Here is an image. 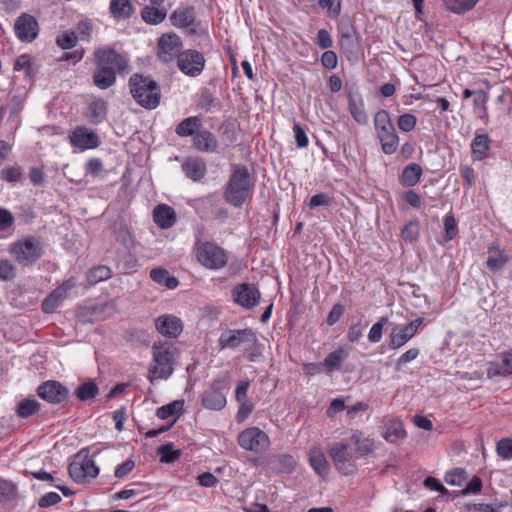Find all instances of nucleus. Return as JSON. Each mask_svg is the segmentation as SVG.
I'll use <instances>...</instances> for the list:
<instances>
[{
  "mask_svg": "<svg viewBox=\"0 0 512 512\" xmlns=\"http://www.w3.org/2000/svg\"><path fill=\"white\" fill-rule=\"evenodd\" d=\"M182 47V39L176 33H163L157 41V56L164 63L172 62L178 57L177 64H205L203 54L192 49L181 52Z\"/></svg>",
  "mask_w": 512,
  "mask_h": 512,
  "instance_id": "obj_1",
  "label": "nucleus"
},
{
  "mask_svg": "<svg viewBox=\"0 0 512 512\" xmlns=\"http://www.w3.org/2000/svg\"><path fill=\"white\" fill-rule=\"evenodd\" d=\"M175 359L176 348L172 344L162 341L154 343L147 373L149 382L169 379L174 372Z\"/></svg>",
  "mask_w": 512,
  "mask_h": 512,
  "instance_id": "obj_2",
  "label": "nucleus"
},
{
  "mask_svg": "<svg viewBox=\"0 0 512 512\" xmlns=\"http://www.w3.org/2000/svg\"><path fill=\"white\" fill-rule=\"evenodd\" d=\"M128 87L132 98L142 108L154 110L160 105L161 89L151 76L135 73L129 78Z\"/></svg>",
  "mask_w": 512,
  "mask_h": 512,
  "instance_id": "obj_3",
  "label": "nucleus"
},
{
  "mask_svg": "<svg viewBox=\"0 0 512 512\" xmlns=\"http://www.w3.org/2000/svg\"><path fill=\"white\" fill-rule=\"evenodd\" d=\"M253 181L246 166L236 164L227 183L224 197L234 207H240L249 198Z\"/></svg>",
  "mask_w": 512,
  "mask_h": 512,
  "instance_id": "obj_4",
  "label": "nucleus"
},
{
  "mask_svg": "<svg viewBox=\"0 0 512 512\" xmlns=\"http://www.w3.org/2000/svg\"><path fill=\"white\" fill-rule=\"evenodd\" d=\"M374 128L382 152L386 155L394 154L399 147V137L386 110H380L375 114Z\"/></svg>",
  "mask_w": 512,
  "mask_h": 512,
  "instance_id": "obj_5",
  "label": "nucleus"
},
{
  "mask_svg": "<svg viewBox=\"0 0 512 512\" xmlns=\"http://www.w3.org/2000/svg\"><path fill=\"white\" fill-rule=\"evenodd\" d=\"M193 254L197 262L209 270L222 269L228 262L226 251L209 241L198 239L195 242Z\"/></svg>",
  "mask_w": 512,
  "mask_h": 512,
  "instance_id": "obj_6",
  "label": "nucleus"
},
{
  "mask_svg": "<svg viewBox=\"0 0 512 512\" xmlns=\"http://www.w3.org/2000/svg\"><path fill=\"white\" fill-rule=\"evenodd\" d=\"M171 24L179 29H185L189 36H200L209 40L207 30L202 26L201 21L196 18V10L192 5L180 6L169 16Z\"/></svg>",
  "mask_w": 512,
  "mask_h": 512,
  "instance_id": "obj_7",
  "label": "nucleus"
},
{
  "mask_svg": "<svg viewBox=\"0 0 512 512\" xmlns=\"http://www.w3.org/2000/svg\"><path fill=\"white\" fill-rule=\"evenodd\" d=\"M328 453L336 470L341 474L351 475L355 472L357 456L349 438L332 444Z\"/></svg>",
  "mask_w": 512,
  "mask_h": 512,
  "instance_id": "obj_8",
  "label": "nucleus"
},
{
  "mask_svg": "<svg viewBox=\"0 0 512 512\" xmlns=\"http://www.w3.org/2000/svg\"><path fill=\"white\" fill-rule=\"evenodd\" d=\"M11 253L20 265L29 266L42 256V244L35 237L28 236L15 242Z\"/></svg>",
  "mask_w": 512,
  "mask_h": 512,
  "instance_id": "obj_9",
  "label": "nucleus"
},
{
  "mask_svg": "<svg viewBox=\"0 0 512 512\" xmlns=\"http://www.w3.org/2000/svg\"><path fill=\"white\" fill-rule=\"evenodd\" d=\"M257 341L256 334L251 329H229L221 333L218 345L223 349H251Z\"/></svg>",
  "mask_w": 512,
  "mask_h": 512,
  "instance_id": "obj_10",
  "label": "nucleus"
},
{
  "mask_svg": "<svg viewBox=\"0 0 512 512\" xmlns=\"http://www.w3.org/2000/svg\"><path fill=\"white\" fill-rule=\"evenodd\" d=\"M68 469L71 478L77 483H84L99 474V468L95 461L82 452L75 456Z\"/></svg>",
  "mask_w": 512,
  "mask_h": 512,
  "instance_id": "obj_11",
  "label": "nucleus"
},
{
  "mask_svg": "<svg viewBox=\"0 0 512 512\" xmlns=\"http://www.w3.org/2000/svg\"><path fill=\"white\" fill-rule=\"evenodd\" d=\"M238 443L244 450L262 452L268 448L270 441L264 431L258 427H251L239 434Z\"/></svg>",
  "mask_w": 512,
  "mask_h": 512,
  "instance_id": "obj_12",
  "label": "nucleus"
},
{
  "mask_svg": "<svg viewBox=\"0 0 512 512\" xmlns=\"http://www.w3.org/2000/svg\"><path fill=\"white\" fill-rule=\"evenodd\" d=\"M422 317L416 318L409 324L394 327L389 335V347L391 349H399L409 342L418 332L420 326L423 324Z\"/></svg>",
  "mask_w": 512,
  "mask_h": 512,
  "instance_id": "obj_13",
  "label": "nucleus"
},
{
  "mask_svg": "<svg viewBox=\"0 0 512 512\" xmlns=\"http://www.w3.org/2000/svg\"><path fill=\"white\" fill-rule=\"evenodd\" d=\"M14 32L22 42H32L39 34V25L36 18L28 13H22L15 20Z\"/></svg>",
  "mask_w": 512,
  "mask_h": 512,
  "instance_id": "obj_14",
  "label": "nucleus"
},
{
  "mask_svg": "<svg viewBox=\"0 0 512 512\" xmlns=\"http://www.w3.org/2000/svg\"><path fill=\"white\" fill-rule=\"evenodd\" d=\"M71 145L82 151L95 149L100 145L98 135L85 126H77L69 133Z\"/></svg>",
  "mask_w": 512,
  "mask_h": 512,
  "instance_id": "obj_15",
  "label": "nucleus"
},
{
  "mask_svg": "<svg viewBox=\"0 0 512 512\" xmlns=\"http://www.w3.org/2000/svg\"><path fill=\"white\" fill-rule=\"evenodd\" d=\"M234 301L246 309H251L259 304L261 294L257 287L250 283H241L232 290Z\"/></svg>",
  "mask_w": 512,
  "mask_h": 512,
  "instance_id": "obj_16",
  "label": "nucleus"
},
{
  "mask_svg": "<svg viewBox=\"0 0 512 512\" xmlns=\"http://www.w3.org/2000/svg\"><path fill=\"white\" fill-rule=\"evenodd\" d=\"M76 286V279L70 277L60 286L54 289L42 302V311L47 314L53 313L66 298L68 292Z\"/></svg>",
  "mask_w": 512,
  "mask_h": 512,
  "instance_id": "obj_17",
  "label": "nucleus"
},
{
  "mask_svg": "<svg viewBox=\"0 0 512 512\" xmlns=\"http://www.w3.org/2000/svg\"><path fill=\"white\" fill-rule=\"evenodd\" d=\"M37 393L49 403L60 404L67 399L69 391L58 381H46L38 387Z\"/></svg>",
  "mask_w": 512,
  "mask_h": 512,
  "instance_id": "obj_18",
  "label": "nucleus"
},
{
  "mask_svg": "<svg viewBox=\"0 0 512 512\" xmlns=\"http://www.w3.org/2000/svg\"><path fill=\"white\" fill-rule=\"evenodd\" d=\"M509 375H512V350L496 355L487 367V376L489 378L506 377Z\"/></svg>",
  "mask_w": 512,
  "mask_h": 512,
  "instance_id": "obj_19",
  "label": "nucleus"
},
{
  "mask_svg": "<svg viewBox=\"0 0 512 512\" xmlns=\"http://www.w3.org/2000/svg\"><path fill=\"white\" fill-rule=\"evenodd\" d=\"M155 327L161 335L168 338H177L183 329L181 319L172 314H164L157 317Z\"/></svg>",
  "mask_w": 512,
  "mask_h": 512,
  "instance_id": "obj_20",
  "label": "nucleus"
},
{
  "mask_svg": "<svg viewBox=\"0 0 512 512\" xmlns=\"http://www.w3.org/2000/svg\"><path fill=\"white\" fill-rule=\"evenodd\" d=\"M223 381H213L211 387L203 393L202 404L211 410H220L226 405V397L222 392Z\"/></svg>",
  "mask_w": 512,
  "mask_h": 512,
  "instance_id": "obj_21",
  "label": "nucleus"
},
{
  "mask_svg": "<svg viewBox=\"0 0 512 512\" xmlns=\"http://www.w3.org/2000/svg\"><path fill=\"white\" fill-rule=\"evenodd\" d=\"M95 64H127V56L114 46H101L94 51Z\"/></svg>",
  "mask_w": 512,
  "mask_h": 512,
  "instance_id": "obj_22",
  "label": "nucleus"
},
{
  "mask_svg": "<svg viewBox=\"0 0 512 512\" xmlns=\"http://www.w3.org/2000/svg\"><path fill=\"white\" fill-rule=\"evenodd\" d=\"M182 171L187 178L194 182L201 181L207 173L206 162L197 156L188 157L181 165Z\"/></svg>",
  "mask_w": 512,
  "mask_h": 512,
  "instance_id": "obj_23",
  "label": "nucleus"
},
{
  "mask_svg": "<svg viewBox=\"0 0 512 512\" xmlns=\"http://www.w3.org/2000/svg\"><path fill=\"white\" fill-rule=\"evenodd\" d=\"M135 10L132 0H110L109 13L117 22L129 20Z\"/></svg>",
  "mask_w": 512,
  "mask_h": 512,
  "instance_id": "obj_24",
  "label": "nucleus"
},
{
  "mask_svg": "<svg viewBox=\"0 0 512 512\" xmlns=\"http://www.w3.org/2000/svg\"><path fill=\"white\" fill-rule=\"evenodd\" d=\"M153 220L161 229H169L176 223L177 215L171 206L159 204L153 209Z\"/></svg>",
  "mask_w": 512,
  "mask_h": 512,
  "instance_id": "obj_25",
  "label": "nucleus"
},
{
  "mask_svg": "<svg viewBox=\"0 0 512 512\" xmlns=\"http://www.w3.org/2000/svg\"><path fill=\"white\" fill-rule=\"evenodd\" d=\"M193 147L206 153H214L218 148V140L213 133L207 130H200L192 138Z\"/></svg>",
  "mask_w": 512,
  "mask_h": 512,
  "instance_id": "obj_26",
  "label": "nucleus"
},
{
  "mask_svg": "<svg viewBox=\"0 0 512 512\" xmlns=\"http://www.w3.org/2000/svg\"><path fill=\"white\" fill-rule=\"evenodd\" d=\"M308 460L315 473L321 477L328 475L330 471V465L320 447L315 446L309 450Z\"/></svg>",
  "mask_w": 512,
  "mask_h": 512,
  "instance_id": "obj_27",
  "label": "nucleus"
},
{
  "mask_svg": "<svg viewBox=\"0 0 512 512\" xmlns=\"http://www.w3.org/2000/svg\"><path fill=\"white\" fill-rule=\"evenodd\" d=\"M108 105L101 98L93 100L86 111V118L92 124H100L107 117Z\"/></svg>",
  "mask_w": 512,
  "mask_h": 512,
  "instance_id": "obj_28",
  "label": "nucleus"
},
{
  "mask_svg": "<svg viewBox=\"0 0 512 512\" xmlns=\"http://www.w3.org/2000/svg\"><path fill=\"white\" fill-rule=\"evenodd\" d=\"M348 438L350 444L355 447L354 452L357 458L366 456L374 450V442L369 438H364L360 431H353Z\"/></svg>",
  "mask_w": 512,
  "mask_h": 512,
  "instance_id": "obj_29",
  "label": "nucleus"
},
{
  "mask_svg": "<svg viewBox=\"0 0 512 512\" xmlns=\"http://www.w3.org/2000/svg\"><path fill=\"white\" fill-rule=\"evenodd\" d=\"M142 20L149 25H158L162 23L167 16V10L161 6H144L140 12Z\"/></svg>",
  "mask_w": 512,
  "mask_h": 512,
  "instance_id": "obj_30",
  "label": "nucleus"
},
{
  "mask_svg": "<svg viewBox=\"0 0 512 512\" xmlns=\"http://www.w3.org/2000/svg\"><path fill=\"white\" fill-rule=\"evenodd\" d=\"M94 84L100 89L111 87L116 81V73L112 66H101L93 75Z\"/></svg>",
  "mask_w": 512,
  "mask_h": 512,
  "instance_id": "obj_31",
  "label": "nucleus"
},
{
  "mask_svg": "<svg viewBox=\"0 0 512 512\" xmlns=\"http://www.w3.org/2000/svg\"><path fill=\"white\" fill-rule=\"evenodd\" d=\"M508 262V256L505 251L497 245H491L488 248V258L486 265L490 270L497 271L502 269Z\"/></svg>",
  "mask_w": 512,
  "mask_h": 512,
  "instance_id": "obj_32",
  "label": "nucleus"
},
{
  "mask_svg": "<svg viewBox=\"0 0 512 512\" xmlns=\"http://www.w3.org/2000/svg\"><path fill=\"white\" fill-rule=\"evenodd\" d=\"M348 357V352L343 348L339 347L333 352L329 353L323 361V366L327 374L332 373L335 370L341 368L342 362Z\"/></svg>",
  "mask_w": 512,
  "mask_h": 512,
  "instance_id": "obj_33",
  "label": "nucleus"
},
{
  "mask_svg": "<svg viewBox=\"0 0 512 512\" xmlns=\"http://www.w3.org/2000/svg\"><path fill=\"white\" fill-rule=\"evenodd\" d=\"M339 44L348 61L354 62L358 60L361 54V47L357 35L339 39Z\"/></svg>",
  "mask_w": 512,
  "mask_h": 512,
  "instance_id": "obj_34",
  "label": "nucleus"
},
{
  "mask_svg": "<svg viewBox=\"0 0 512 512\" xmlns=\"http://www.w3.org/2000/svg\"><path fill=\"white\" fill-rule=\"evenodd\" d=\"M422 174L423 171L419 164L410 163L404 167L400 175V182L403 186L413 187L419 182Z\"/></svg>",
  "mask_w": 512,
  "mask_h": 512,
  "instance_id": "obj_35",
  "label": "nucleus"
},
{
  "mask_svg": "<svg viewBox=\"0 0 512 512\" xmlns=\"http://www.w3.org/2000/svg\"><path fill=\"white\" fill-rule=\"evenodd\" d=\"M490 138L487 134H478L471 142L474 160L484 159L490 150Z\"/></svg>",
  "mask_w": 512,
  "mask_h": 512,
  "instance_id": "obj_36",
  "label": "nucleus"
},
{
  "mask_svg": "<svg viewBox=\"0 0 512 512\" xmlns=\"http://www.w3.org/2000/svg\"><path fill=\"white\" fill-rule=\"evenodd\" d=\"M488 99V94L483 90L477 91L475 97L473 98L474 114L477 116V118L482 120L484 124L489 122V114L486 106Z\"/></svg>",
  "mask_w": 512,
  "mask_h": 512,
  "instance_id": "obj_37",
  "label": "nucleus"
},
{
  "mask_svg": "<svg viewBox=\"0 0 512 512\" xmlns=\"http://www.w3.org/2000/svg\"><path fill=\"white\" fill-rule=\"evenodd\" d=\"M150 278L160 285H164L168 289H175L179 281L176 277L171 276L166 269L154 268L150 271Z\"/></svg>",
  "mask_w": 512,
  "mask_h": 512,
  "instance_id": "obj_38",
  "label": "nucleus"
},
{
  "mask_svg": "<svg viewBox=\"0 0 512 512\" xmlns=\"http://www.w3.org/2000/svg\"><path fill=\"white\" fill-rule=\"evenodd\" d=\"M201 126V120L197 116H190L182 120L176 127L175 132L180 137L194 136L195 130Z\"/></svg>",
  "mask_w": 512,
  "mask_h": 512,
  "instance_id": "obj_39",
  "label": "nucleus"
},
{
  "mask_svg": "<svg viewBox=\"0 0 512 512\" xmlns=\"http://www.w3.org/2000/svg\"><path fill=\"white\" fill-rule=\"evenodd\" d=\"M112 271L105 265H99L90 269L86 274V279L89 286H93L101 281L109 279Z\"/></svg>",
  "mask_w": 512,
  "mask_h": 512,
  "instance_id": "obj_40",
  "label": "nucleus"
},
{
  "mask_svg": "<svg viewBox=\"0 0 512 512\" xmlns=\"http://www.w3.org/2000/svg\"><path fill=\"white\" fill-rule=\"evenodd\" d=\"M383 437L390 443H397L406 437V432L399 420H393L386 427Z\"/></svg>",
  "mask_w": 512,
  "mask_h": 512,
  "instance_id": "obj_41",
  "label": "nucleus"
},
{
  "mask_svg": "<svg viewBox=\"0 0 512 512\" xmlns=\"http://www.w3.org/2000/svg\"><path fill=\"white\" fill-rule=\"evenodd\" d=\"M40 403L35 399H23L16 406V413L20 418H28L38 412Z\"/></svg>",
  "mask_w": 512,
  "mask_h": 512,
  "instance_id": "obj_42",
  "label": "nucleus"
},
{
  "mask_svg": "<svg viewBox=\"0 0 512 512\" xmlns=\"http://www.w3.org/2000/svg\"><path fill=\"white\" fill-rule=\"evenodd\" d=\"M349 111L353 119L359 124H365L367 122V115L364 110V104L361 99L354 96L349 97Z\"/></svg>",
  "mask_w": 512,
  "mask_h": 512,
  "instance_id": "obj_43",
  "label": "nucleus"
},
{
  "mask_svg": "<svg viewBox=\"0 0 512 512\" xmlns=\"http://www.w3.org/2000/svg\"><path fill=\"white\" fill-rule=\"evenodd\" d=\"M184 401L176 400L157 409L156 415L160 419H168L175 415H180L183 411Z\"/></svg>",
  "mask_w": 512,
  "mask_h": 512,
  "instance_id": "obj_44",
  "label": "nucleus"
},
{
  "mask_svg": "<svg viewBox=\"0 0 512 512\" xmlns=\"http://www.w3.org/2000/svg\"><path fill=\"white\" fill-rule=\"evenodd\" d=\"M445 7L456 14L471 10L479 0H443Z\"/></svg>",
  "mask_w": 512,
  "mask_h": 512,
  "instance_id": "obj_45",
  "label": "nucleus"
},
{
  "mask_svg": "<svg viewBox=\"0 0 512 512\" xmlns=\"http://www.w3.org/2000/svg\"><path fill=\"white\" fill-rule=\"evenodd\" d=\"M337 31L339 35V39H344L345 37L356 36V30L353 25V21L349 16H342L337 25Z\"/></svg>",
  "mask_w": 512,
  "mask_h": 512,
  "instance_id": "obj_46",
  "label": "nucleus"
},
{
  "mask_svg": "<svg viewBox=\"0 0 512 512\" xmlns=\"http://www.w3.org/2000/svg\"><path fill=\"white\" fill-rule=\"evenodd\" d=\"M444 480L451 486H462L467 480V473L462 468H455L445 474Z\"/></svg>",
  "mask_w": 512,
  "mask_h": 512,
  "instance_id": "obj_47",
  "label": "nucleus"
},
{
  "mask_svg": "<svg viewBox=\"0 0 512 512\" xmlns=\"http://www.w3.org/2000/svg\"><path fill=\"white\" fill-rule=\"evenodd\" d=\"M98 394V387L96 383L90 381L83 383L76 390V396L81 401H87L94 398Z\"/></svg>",
  "mask_w": 512,
  "mask_h": 512,
  "instance_id": "obj_48",
  "label": "nucleus"
},
{
  "mask_svg": "<svg viewBox=\"0 0 512 512\" xmlns=\"http://www.w3.org/2000/svg\"><path fill=\"white\" fill-rule=\"evenodd\" d=\"M22 168L20 166L14 165L4 168L1 171V179L8 183H17L22 178Z\"/></svg>",
  "mask_w": 512,
  "mask_h": 512,
  "instance_id": "obj_49",
  "label": "nucleus"
},
{
  "mask_svg": "<svg viewBox=\"0 0 512 512\" xmlns=\"http://www.w3.org/2000/svg\"><path fill=\"white\" fill-rule=\"evenodd\" d=\"M388 322L386 317H381L376 323L372 325L368 333V340L371 343H378L382 339L383 328Z\"/></svg>",
  "mask_w": 512,
  "mask_h": 512,
  "instance_id": "obj_50",
  "label": "nucleus"
},
{
  "mask_svg": "<svg viewBox=\"0 0 512 512\" xmlns=\"http://www.w3.org/2000/svg\"><path fill=\"white\" fill-rule=\"evenodd\" d=\"M77 43V35L73 31H67L56 37V44L66 50L73 48Z\"/></svg>",
  "mask_w": 512,
  "mask_h": 512,
  "instance_id": "obj_51",
  "label": "nucleus"
},
{
  "mask_svg": "<svg viewBox=\"0 0 512 512\" xmlns=\"http://www.w3.org/2000/svg\"><path fill=\"white\" fill-rule=\"evenodd\" d=\"M496 452L503 460L512 459V439L503 438L499 440L496 445Z\"/></svg>",
  "mask_w": 512,
  "mask_h": 512,
  "instance_id": "obj_52",
  "label": "nucleus"
},
{
  "mask_svg": "<svg viewBox=\"0 0 512 512\" xmlns=\"http://www.w3.org/2000/svg\"><path fill=\"white\" fill-rule=\"evenodd\" d=\"M417 124V118L410 113L402 114L398 117L397 125L403 132H411Z\"/></svg>",
  "mask_w": 512,
  "mask_h": 512,
  "instance_id": "obj_53",
  "label": "nucleus"
},
{
  "mask_svg": "<svg viewBox=\"0 0 512 512\" xmlns=\"http://www.w3.org/2000/svg\"><path fill=\"white\" fill-rule=\"evenodd\" d=\"M160 460L166 463H172L180 456L179 451L173 449L172 444H165L158 448Z\"/></svg>",
  "mask_w": 512,
  "mask_h": 512,
  "instance_id": "obj_54",
  "label": "nucleus"
},
{
  "mask_svg": "<svg viewBox=\"0 0 512 512\" xmlns=\"http://www.w3.org/2000/svg\"><path fill=\"white\" fill-rule=\"evenodd\" d=\"M93 24L89 19L80 21L76 26L77 38L79 37L82 41H90L92 34Z\"/></svg>",
  "mask_w": 512,
  "mask_h": 512,
  "instance_id": "obj_55",
  "label": "nucleus"
},
{
  "mask_svg": "<svg viewBox=\"0 0 512 512\" xmlns=\"http://www.w3.org/2000/svg\"><path fill=\"white\" fill-rule=\"evenodd\" d=\"M16 276V268L9 260H0V280L9 281Z\"/></svg>",
  "mask_w": 512,
  "mask_h": 512,
  "instance_id": "obj_56",
  "label": "nucleus"
},
{
  "mask_svg": "<svg viewBox=\"0 0 512 512\" xmlns=\"http://www.w3.org/2000/svg\"><path fill=\"white\" fill-rule=\"evenodd\" d=\"M318 5L321 9H327L328 15L331 18L339 16L341 12V1L338 0L335 2L334 0H318Z\"/></svg>",
  "mask_w": 512,
  "mask_h": 512,
  "instance_id": "obj_57",
  "label": "nucleus"
},
{
  "mask_svg": "<svg viewBox=\"0 0 512 512\" xmlns=\"http://www.w3.org/2000/svg\"><path fill=\"white\" fill-rule=\"evenodd\" d=\"M445 235L446 241H451L457 234V222L452 215H446L444 218Z\"/></svg>",
  "mask_w": 512,
  "mask_h": 512,
  "instance_id": "obj_58",
  "label": "nucleus"
},
{
  "mask_svg": "<svg viewBox=\"0 0 512 512\" xmlns=\"http://www.w3.org/2000/svg\"><path fill=\"white\" fill-rule=\"evenodd\" d=\"M420 354V350L418 348H410L406 352H404L396 362V369L400 370L404 365L414 361Z\"/></svg>",
  "mask_w": 512,
  "mask_h": 512,
  "instance_id": "obj_59",
  "label": "nucleus"
},
{
  "mask_svg": "<svg viewBox=\"0 0 512 512\" xmlns=\"http://www.w3.org/2000/svg\"><path fill=\"white\" fill-rule=\"evenodd\" d=\"M14 485L7 480H0V503H6L13 498Z\"/></svg>",
  "mask_w": 512,
  "mask_h": 512,
  "instance_id": "obj_60",
  "label": "nucleus"
},
{
  "mask_svg": "<svg viewBox=\"0 0 512 512\" xmlns=\"http://www.w3.org/2000/svg\"><path fill=\"white\" fill-rule=\"evenodd\" d=\"M294 137L298 148H305L309 144L306 132L299 123H294L293 126Z\"/></svg>",
  "mask_w": 512,
  "mask_h": 512,
  "instance_id": "obj_61",
  "label": "nucleus"
},
{
  "mask_svg": "<svg viewBox=\"0 0 512 512\" xmlns=\"http://www.w3.org/2000/svg\"><path fill=\"white\" fill-rule=\"evenodd\" d=\"M401 198L409 204L411 207L418 209L420 208L422 201L420 196L413 190L403 192Z\"/></svg>",
  "mask_w": 512,
  "mask_h": 512,
  "instance_id": "obj_62",
  "label": "nucleus"
},
{
  "mask_svg": "<svg viewBox=\"0 0 512 512\" xmlns=\"http://www.w3.org/2000/svg\"><path fill=\"white\" fill-rule=\"evenodd\" d=\"M238 403L240 404V407L238 409L236 419L238 422H242L251 414L253 404L248 400L238 401Z\"/></svg>",
  "mask_w": 512,
  "mask_h": 512,
  "instance_id": "obj_63",
  "label": "nucleus"
},
{
  "mask_svg": "<svg viewBox=\"0 0 512 512\" xmlns=\"http://www.w3.org/2000/svg\"><path fill=\"white\" fill-rule=\"evenodd\" d=\"M316 43L321 49H327L332 46L330 33L325 29H320L317 33Z\"/></svg>",
  "mask_w": 512,
  "mask_h": 512,
  "instance_id": "obj_64",
  "label": "nucleus"
}]
</instances>
